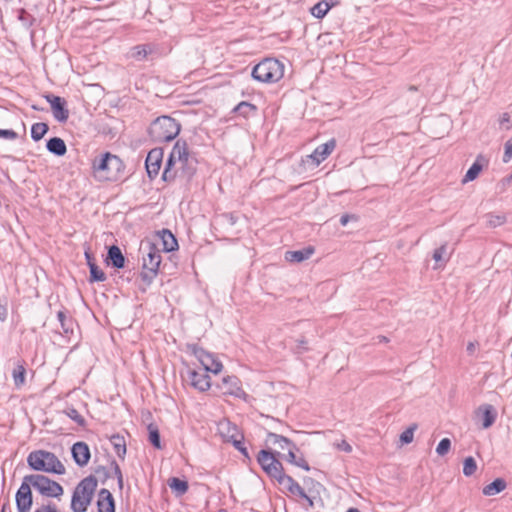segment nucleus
I'll return each instance as SVG.
<instances>
[{"mask_svg":"<svg viewBox=\"0 0 512 512\" xmlns=\"http://www.w3.org/2000/svg\"><path fill=\"white\" fill-rule=\"evenodd\" d=\"M191 163L192 158L187 142L181 139L177 140L166 161L162 179L166 182L174 180L178 169L183 170L187 175H192L194 169L191 167Z\"/></svg>","mask_w":512,"mask_h":512,"instance_id":"1","label":"nucleus"},{"mask_svg":"<svg viewBox=\"0 0 512 512\" xmlns=\"http://www.w3.org/2000/svg\"><path fill=\"white\" fill-rule=\"evenodd\" d=\"M92 167L97 179L116 181L123 173L125 165L118 156L106 152L93 160Z\"/></svg>","mask_w":512,"mask_h":512,"instance_id":"2","label":"nucleus"},{"mask_svg":"<svg viewBox=\"0 0 512 512\" xmlns=\"http://www.w3.org/2000/svg\"><path fill=\"white\" fill-rule=\"evenodd\" d=\"M28 466L35 471L63 475L66 469L58 457L46 450H35L27 456Z\"/></svg>","mask_w":512,"mask_h":512,"instance_id":"3","label":"nucleus"},{"mask_svg":"<svg viewBox=\"0 0 512 512\" xmlns=\"http://www.w3.org/2000/svg\"><path fill=\"white\" fill-rule=\"evenodd\" d=\"M96 487L97 480L92 475L84 478L78 483L71 500V509L73 512H86L93 499Z\"/></svg>","mask_w":512,"mask_h":512,"instance_id":"4","label":"nucleus"},{"mask_svg":"<svg viewBox=\"0 0 512 512\" xmlns=\"http://www.w3.org/2000/svg\"><path fill=\"white\" fill-rule=\"evenodd\" d=\"M180 132V124L170 116H161L154 120L149 127V135L156 143L169 142Z\"/></svg>","mask_w":512,"mask_h":512,"instance_id":"5","label":"nucleus"},{"mask_svg":"<svg viewBox=\"0 0 512 512\" xmlns=\"http://www.w3.org/2000/svg\"><path fill=\"white\" fill-rule=\"evenodd\" d=\"M251 75L262 83H276L284 76V65L275 58H265L254 66Z\"/></svg>","mask_w":512,"mask_h":512,"instance_id":"6","label":"nucleus"},{"mask_svg":"<svg viewBox=\"0 0 512 512\" xmlns=\"http://www.w3.org/2000/svg\"><path fill=\"white\" fill-rule=\"evenodd\" d=\"M25 480L29 481L31 486L43 496L59 498L63 495V487L58 482L44 475H26Z\"/></svg>","mask_w":512,"mask_h":512,"instance_id":"7","label":"nucleus"},{"mask_svg":"<svg viewBox=\"0 0 512 512\" xmlns=\"http://www.w3.org/2000/svg\"><path fill=\"white\" fill-rule=\"evenodd\" d=\"M161 263V253L154 245H148V251L143 255L142 279L150 283L156 276Z\"/></svg>","mask_w":512,"mask_h":512,"instance_id":"8","label":"nucleus"},{"mask_svg":"<svg viewBox=\"0 0 512 512\" xmlns=\"http://www.w3.org/2000/svg\"><path fill=\"white\" fill-rule=\"evenodd\" d=\"M258 462L263 470L274 479L283 471L281 462L269 451L261 450L258 454Z\"/></svg>","mask_w":512,"mask_h":512,"instance_id":"9","label":"nucleus"},{"mask_svg":"<svg viewBox=\"0 0 512 512\" xmlns=\"http://www.w3.org/2000/svg\"><path fill=\"white\" fill-rule=\"evenodd\" d=\"M30 486V482L25 480L24 477L23 482L15 496L18 512H29V510L31 509L33 498Z\"/></svg>","mask_w":512,"mask_h":512,"instance_id":"10","label":"nucleus"},{"mask_svg":"<svg viewBox=\"0 0 512 512\" xmlns=\"http://www.w3.org/2000/svg\"><path fill=\"white\" fill-rule=\"evenodd\" d=\"M44 97L51 106L54 118L59 122H66L69 118V110L66 107L65 99L54 94H47Z\"/></svg>","mask_w":512,"mask_h":512,"instance_id":"11","label":"nucleus"},{"mask_svg":"<svg viewBox=\"0 0 512 512\" xmlns=\"http://www.w3.org/2000/svg\"><path fill=\"white\" fill-rule=\"evenodd\" d=\"M218 432L225 442L233 444L235 440H244V436L238 427L227 419L218 423Z\"/></svg>","mask_w":512,"mask_h":512,"instance_id":"12","label":"nucleus"},{"mask_svg":"<svg viewBox=\"0 0 512 512\" xmlns=\"http://www.w3.org/2000/svg\"><path fill=\"white\" fill-rule=\"evenodd\" d=\"M163 154L164 152L162 148H154L149 151L146 157V171L151 179L155 178L159 173L163 159Z\"/></svg>","mask_w":512,"mask_h":512,"instance_id":"13","label":"nucleus"},{"mask_svg":"<svg viewBox=\"0 0 512 512\" xmlns=\"http://www.w3.org/2000/svg\"><path fill=\"white\" fill-rule=\"evenodd\" d=\"M224 394L232 395L237 398H246L247 394L241 387V382L236 376H226L222 379L219 386Z\"/></svg>","mask_w":512,"mask_h":512,"instance_id":"14","label":"nucleus"},{"mask_svg":"<svg viewBox=\"0 0 512 512\" xmlns=\"http://www.w3.org/2000/svg\"><path fill=\"white\" fill-rule=\"evenodd\" d=\"M336 141L334 139L319 145L312 154L308 155V160H311L313 165L318 166L324 161L335 149Z\"/></svg>","mask_w":512,"mask_h":512,"instance_id":"15","label":"nucleus"},{"mask_svg":"<svg viewBox=\"0 0 512 512\" xmlns=\"http://www.w3.org/2000/svg\"><path fill=\"white\" fill-rule=\"evenodd\" d=\"M187 374L191 386L200 392L207 391L211 387L210 376L205 371L188 370Z\"/></svg>","mask_w":512,"mask_h":512,"instance_id":"16","label":"nucleus"},{"mask_svg":"<svg viewBox=\"0 0 512 512\" xmlns=\"http://www.w3.org/2000/svg\"><path fill=\"white\" fill-rule=\"evenodd\" d=\"M71 453L75 463L80 467L86 466L91 457L88 445L82 441L73 444Z\"/></svg>","mask_w":512,"mask_h":512,"instance_id":"17","label":"nucleus"},{"mask_svg":"<svg viewBox=\"0 0 512 512\" xmlns=\"http://www.w3.org/2000/svg\"><path fill=\"white\" fill-rule=\"evenodd\" d=\"M98 512H115V503L108 489H101L97 501Z\"/></svg>","mask_w":512,"mask_h":512,"instance_id":"18","label":"nucleus"},{"mask_svg":"<svg viewBox=\"0 0 512 512\" xmlns=\"http://www.w3.org/2000/svg\"><path fill=\"white\" fill-rule=\"evenodd\" d=\"M188 348L191 351V353L199 360V362L204 368V371L210 365H212V362L216 358L214 354L207 352L206 350L197 345H189Z\"/></svg>","mask_w":512,"mask_h":512,"instance_id":"19","label":"nucleus"},{"mask_svg":"<svg viewBox=\"0 0 512 512\" xmlns=\"http://www.w3.org/2000/svg\"><path fill=\"white\" fill-rule=\"evenodd\" d=\"M266 441L273 445H277L281 450H287L288 452L290 449H296V445L290 439L273 432L267 433Z\"/></svg>","mask_w":512,"mask_h":512,"instance_id":"20","label":"nucleus"},{"mask_svg":"<svg viewBox=\"0 0 512 512\" xmlns=\"http://www.w3.org/2000/svg\"><path fill=\"white\" fill-rule=\"evenodd\" d=\"M478 414H481L482 416V427L484 429L491 427L494 424L497 417V413L494 407L490 404L480 406L478 408Z\"/></svg>","mask_w":512,"mask_h":512,"instance_id":"21","label":"nucleus"},{"mask_svg":"<svg viewBox=\"0 0 512 512\" xmlns=\"http://www.w3.org/2000/svg\"><path fill=\"white\" fill-rule=\"evenodd\" d=\"M487 163V160L484 156L478 155L476 161L472 164V166L468 169L466 175L464 176L462 183H467L469 181L475 180L481 170L483 169L484 165Z\"/></svg>","mask_w":512,"mask_h":512,"instance_id":"22","label":"nucleus"},{"mask_svg":"<svg viewBox=\"0 0 512 512\" xmlns=\"http://www.w3.org/2000/svg\"><path fill=\"white\" fill-rule=\"evenodd\" d=\"M46 148L50 153L56 156H63L67 152V147L64 140L59 137L50 138L47 141Z\"/></svg>","mask_w":512,"mask_h":512,"instance_id":"23","label":"nucleus"},{"mask_svg":"<svg viewBox=\"0 0 512 512\" xmlns=\"http://www.w3.org/2000/svg\"><path fill=\"white\" fill-rule=\"evenodd\" d=\"M107 259L109 263L115 268H123L125 265V258L120 250V248L116 245H112L108 250Z\"/></svg>","mask_w":512,"mask_h":512,"instance_id":"24","label":"nucleus"},{"mask_svg":"<svg viewBox=\"0 0 512 512\" xmlns=\"http://www.w3.org/2000/svg\"><path fill=\"white\" fill-rule=\"evenodd\" d=\"M314 249L312 247H308L302 250L296 251H287L285 254V259L290 262H302L313 254Z\"/></svg>","mask_w":512,"mask_h":512,"instance_id":"25","label":"nucleus"},{"mask_svg":"<svg viewBox=\"0 0 512 512\" xmlns=\"http://www.w3.org/2000/svg\"><path fill=\"white\" fill-rule=\"evenodd\" d=\"M506 486H507V484L504 479L497 478L490 484L486 485L483 488L482 493L485 496H494V495L502 492L503 490H505Z\"/></svg>","mask_w":512,"mask_h":512,"instance_id":"26","label":"nucleus"},{"mask_svg":"<svg viewBox=\"0 0 512 512\" xmlns=\"http://www.w3.org/2000/svg\"><path fill=\"white\" fill-rule=\"evenodd\" d=\"M160 236L165 252H172L178 248L177 240L169 230L163 229Z\"/></svg>","mask_w":512,"mask_h":512,"instance_id":"27","label":"nucleus"},{"mask_svg":"<svg viewBox=\"0 0 512 512\" xmlns=\"http://www.w3.org/2000/svg\"><path fill=\"white\" fill-rule=\"evenodd\" d=\"M168 485L179 496L185 494L189 488L187 481L181 480L177 477L170 478Z\"/></svg>","mask_w":512,"mask_h":512,"instance_id":"28","label":"nucleus"},{"mask_svg":"<svg viewBox=\"0 0 512 512\" xmlns=\"http://www.w3.org/2000/svg\"><path fill=\"white\" fill-rule=\"evenodd\" d=\"M58 321L61 324L63 333L68 336L73 333L74 322L71 317H68L64 311H59L57 313Z\"/></svg>","mask_w":512,"mask_h":512,"instance_id":"29","label":"nucleus"},{"mask_svg":"<svg viewBox=\"0 0 512 512\" xmlns=\"http://www.w3.org/2000/svg\"><path fill=\"white\" fill-rule=\"evenodd\" d=\"M110 440L114 447L115 453L123 459L126 454V443L124 438L120 435H113Z\"/></svg>","mask_w":512,"mask_h":512,"instance_id":"30","label":"nucleus"},{"mask_svg":"<svg viewBox=\"0 0 512 512\" xmlns=\"http://www.w3.org/2000/svg\"><path fill=\"white\" fill-rule=\"evenodd\" d=\"M49 127L46 123L38 122L32 125L31 127V137L34 141L41 140L44 135L47 133Z\"/></svg>","mask_w":512,"mask_h":512,"instance_id":"31","label":"nucleus"},{"mask_svg":"<svg viewBox=\"0 0 512 512\" xmlns=\"http://www.w3.org/2000/svg\"><path fill=\"white\" fill-rule=\"evenodd\" d=\"M286 460L291 464L300 467L306 471L310 470L307 461L303 457H297L293 449H290L289 453H287Z\"/></svg>","mask_w":512,"mask_h":512,"instance_id":"32","label":"nucleus"},{"mask_svg":"<svg viewBox=\"0 0 512 512\" xmlns=\"http://www.w3.org/2000/svg\"><path fill=\"white\" fill-rule=\"evenodd\" d=\"M148 431H149V441L151 444L157 448H161V440H160V433L158 430V427L155 424H149L148 425Z\"/></svg>","mask_w":512,"mask_h":512,"instance_id":"33","label":"nucleus"},{"mask_svg":"<svg viewBox=\"0 0 512 512\" xmlns=\"http://www.w3.org/2000/svg\"><path fill=\"white\" fill-rule=\"evenodd\" d=\"M330 9V5L327 2L321 1L315 4L311 8V13L316 18H323Z\"/></svg>","mask_w":512,"mask_h":512,"instance_id":"34","label":"nucleus"},{"mask_svg":"<svg viewBox=\"0 0 512 512\" xmlns=\"http://www.w3.org/2000/svg\"><path fill=\"white\" fill-rule=\"evenodd\" d=\"M89 269L91 282H103L106 280V274L95 263H89Z\"/></svg>","mask_w":512,"mask_h":512,"instance_id":"35","label":"nucleus"},{"mask_svg":"<svg viewBox=\"0 0 512 512\" xmlns=\"http://www.w3.org/2000/svg\"><path fill=\"white\" fill-rule=\"evenodd\" d=\"M257 110V107L249 102L242 101L240 102L235 108L234 112L247 117L250 112H255Z\"/></svg>","mask_w":512,"mask_h":512,"instance_id":"36","label":"nucleus"},{"mask_svg":"<svg viewBox=\"0 0 512 512\" xmlns=\"http://www.w3.org/2000/svg\"><path fill=\"white\" fill-rule=\"evenodd\" d=\"M477 470V464L473 457H467L463 463V474L465 476H472Z\"/></svg>","mask_w":512,"mask_h":512,"instance_id":"37","label":"nucleus"},{"mask_svg":"<svg viewBox=\"0 0 512 512\" xmlns=\"http://www.w3.org/2000/svg\"><path fill=\"white\" fill-rule=\"evenodd\" d=\"M25 373H26L25 368L22 365H18L13 370L12 376H13L14 383L17 387H20L25 383Z\"/></svg>","mask_w":512,"mask_h":512,"instance_id":"38","label":"nucleus"},{"mask_svg":"<svg viewBox=\"0 0 512 512\" xmlns=\"http://www.w3.org/2000/svg\"><path fill=\"white\" fill-rule=\"evenodd\" d=\"M433 259L435 262H443L446 263L449 259V256L447 254V245L443 244L439 248H437L433 253Z\"/></svg>","mask_w":512,"mask_h":512,"instance_id":"39","label":"nucleus"},{"mask_svg":"<svg viewBox=\"0 0 512 512\" xmlns=\"http://www.w3.org/2000/svg\"><path fill=\"white\" fill-rule=\"evenodd\" d=\"M417 429V425L413 424L409 426L405 431L400 434V441L402 444H409L413 441L414 432Z\"/></svg>","mask_w":512,"mask_h":512,"instance_id":"40","label":"nucleus"},{"mask_svg":"<svg viewBox=\"0 0 512 512\" xmlns=\"http://www.w3.org/2000/svg\"><path fill=\"white\" fill-rule=\"evenodd\" d=\"M275 479L288 491L296 483V481L291 476L286 475L283 471Z\"/></svg>","mask_w":512,"mask_h":512,"instance_id":"41","label":"nucleus"},{"mask_svg":"<svg viewBox=\"0 0 512 512\" xmlns=\"http://www.w3.org/2000/svg\"><path fill=\"white\" fill-rule=\"evenodd\" d=\"M65 414L75 421L78 425L84 426L85 425V419L84 417L73 407L67 408L65 410Z\"/></svg>","mask_w":512,"mask_h":512,"instance_id":"42","label":"nucleus"},{"mask_svg":"<svg viewBox=\"0 0 512 512\" xmlns=\"http://www.w3.org/2000/svg\"><path fill=\"white\" fill-rule=\"evenodd\" d=\"M451 447V441L448 438H443L436 447V453L440 456H444L448 453Z\"/></svg>","mask_w":512,"mask_h":512,"instance_id":"43","label":"nucleus"},{"mask_svg":"<svg viewBox=\"0 0 512 512\" xmlns=\"http://www.w3.org/2000/svg\"><path fill=\"white\" fill-rule=\"evenodd\" d=\"M487 218V225L490 227H497L502 225L505 222V217L501 215H493L488 214L486 216Z\"/></svg>","mask_w":512,"mask_h":512,"instance_id":"44","label":"nucleus"},{"mask_svg":"<svg viewBox=\"0 0 512 512\" xmlns=\"http://www.w3.org/2000/svg\"><path fill=\"white\" fill-rule=\"evenodd\" d=\"M512 159V137L504 145L503 162L508 163Z\"/></svg>","mask_w":512,"mask_h":512,"instance_id":"45","label":"nucleus"},{"mask_svg":"<svg viewBox=\"0 0 512 512\" xmlns=\"http://www.w3.org/2000/svg\"><path fill=\"white\" fill-rule=\"evenodd\" d=\"M111 467L113 469L115 476L117 477L118 486L120 489H122L123 488V476H122L121 469H120L119 465L116 463V461L111 462Z\"/></svg>","mask_w":512,"mask_h":512,"instance_id":"46","label":"nucleus"},{"mask_svg":"<svg viewBox=\"0 0 512 512\" xmlns=\"http://www.w3.org/2000/svg\"><path fill=\"white\" fill-rule=\"evenodd\" d=\"M17 137V133L12 129H0V138L15 140Z\"/></svg>","mask_w":512,"mask_h":512,"instance_id":"47","label":"nucleus"},{"mask_svg":"<svg viewBox=\"0 0 512 512\" xmlns=\"http://www.w3.org/2000/svg\"><path fill=\"white\" fill-rule=\"evenodd\" d=\"M223 366H222V363L217 359V357L214 359V361L212 362V365H210L206 370L205 372H212L214 374H218L219 372H221Z\"/></svg>","mask_w":512,"mask_h":512,"instance_id":"48","label":"nucleus"},{"mask_svg":"<svg viewBox=\"0 0 512 512\" xmlns=\"http://www.w3.org/2000/svg\"><path fill=\"white\" fill-rule=\"evenodd\" d=\"M291 494L298 495L301 498H307V494L304 489L296 482L289 490Z\"/></svg>","mask_w":512,"mask_h":512,"instance_id":"49","label":"nucleus"},{"mask_svg":"<svg viewBox=\"0 0 512 512\" xmlns=\"http://www.w3.org/2000/svg\"><path fill=\"white\" fill-rule=\"evenodd\" d=\"M233 446L246 458L249 457L247 448L243 445V440H235Z\"/></svg>","mask_w":512,"mask_h":512,"instance_id":"50","label":"nucleus"},{"mask_svg":"<svg viewBox=\"0 0 512 512\" xmlns=\"http://www.w3.org/2000/svg\"><path fill=\"white\" fill-rule=\"evenodd\" d=\"M499 123L501 126H504L505 129L509 130L511 128L509 114L508 113L502 114V116L499 120Z\"/></svg>","mask_w":512,"mask_h":512,"instance_id":"51","label":"nucleus"},{"mask_svg":"<svg viewBox=\"0 0 512 512\" xmlns=\"http://www.w3.org/2000/svg\"><path fill=\"white\" fill-rule=\"evenodd\" d=\"M336 447L339 450L344 451L346 453H350L352 451L351 445L345 440H342L341 442L337 443Z\"/></svg>","mask_w":512,"mask_h":512,"instance_id":"52","label":"nucleus"},{"mask_svg":"<svg viewBox=\"0 0 512 512\" xmlns=\"http://www.w3.org/2000/svg\"><path fill=\"white\" fill-rule=\"evenodd\" d=\"M35 512H57L55 506L52 505H43L40 508L36 509Z\"/></svg>","mask_w":512,"mask_h":512,"instance_id":"53","label":"nucleus"},{"mask_svg":"<svg viewBox=\"0 0 512 512\" xmlns=\"http://www.w3.org/2000/svg\"><path fill=\"white\" fill-rule=\"evenodd\" d=\"M351 219H356L354 215L344 214L340 217V224L346 226Z\"/></svg>","mask_w":512,"mask_h":512,"instance_id":"54","label":"nucleus"},{"mask_svg":"<svg viewBox=\"0 0 512 512\" xmlns=\"http://www.w3.org/2000/svg\"><path fill=\"white\" fill-rule=\"evenodd\" d=\"M223 217L231 224V225H234L237 221V218L232 214V213H228V214H224Z\"/></svg>","mask_w":512,"mask_h":512,"instance_id":"55","label":"nucleus"},{"mask_svg":"<svg viewBox=\"0 0 512 512\" xmlns=\"http://www.w3.org/2000/svg\"><path fill=\"white\" fill-rule=\"evenodd\" d=\"M7 317V310L6 308L0 304V320L4 321Z\"/></svg>","mask_w":512,"mask_h":512,"instance_id":"56","label":"nucleus"},{"mask_svg":"<svg viewBox=\"0 0 512 512\" xmlns=\"http://www.w3.org/2000/svg\"><path fill=\"white\" fill-rule=\"evenodd\" d=\"M377 341L378 343H387L389 340L386 336H383V335H379L377 336Z\"/></svg>","mask_w":512,"mask_h":512,"instance_id":"57","label":"nucleus"},{"mask_svg":"<svg viewBox=\"0 0 512 512\" xmlns=\"http://www.w3.org/2000/svg\"><path fill=\"white\" fill-rule=\"evenodd\" d=\"M467 351L472 354L474 351H475V344L473 342H470L468 345H467Z\"/></svg>","mask_w":512,"mask_h":512,"instance_id":"58","label":"nucleus"},{"mask_svg":"<svg viewBox=\"0 0 512 512\" xmlns=\"http://www.w3.org/2000/svg\"><path fill=\"white\" fill-rule=\"evenodd\" d=\"M136 49L138 50L137 51L138 55L146 56L147 52H146V50L144 48H141V47L138 46V47H136Z\"/></svg>","mask_w":512,"mask_h":512,"instance_id":"59","label":"nucleus"},{"mask_svg":"<svg viewBox=\"0 0 512 512\" xmlns=\"http://www.w3.org/2000/svg\"><path fill=\"white\" fill-rule=\"evenodd\" d=\"M85 257H86L88 265H89V263H94L93 258L91 257V255L88 252H85Z\"/></svg>","mask_w":512,"mask_h":512,"instance_id":"60","label":"nucleus"},{"mask_svg":"<svg viewBox=\"0 0 512 512\" xmlns=\"http://www.w3.org/2000/svg\"><path fill=\"white\" fill-rule=\"evenodd\" d=\"M304 499L308 501L309 506L313 507V505H314L313 500L308 495H307V498H304Z\"/></svg>","mask_w":512,"mask_h":512,"instance_id":"61","label":"nucleus"},{"mask_svg":"<svg viewBox=\"0 0 512 512\" xmlns=\"http://www.w3.org/2000/svg\"><path fill=\"white\" fill-rule=\"evenodd\" d=\"M347 512H360L357 508H349Z\"/></svg>","mask_w":512,"mask_h":512,"instance_id":"62","label":"nucleus"},{"mask_svg":"<svg viewBox=\"0 0 512 512\" xmlns=\"http://www.w3.org/2000/svg\"><path fill=\"white\" fill-rule=\"evenodd\" d=\"M5 510H6V505H3L1 512H5Z\"/></svg>","mask_w":512,"mask_h":512,"instance_id":"63","label":"nucleus"},{"mask_svg":"<svg viewBox=\"0 0 512 512\" xmlns=\"http://www.w3.org/2000/svg\"><path fill=\"white\" fill-rule=\"evenodd\" d=\"M218 512H227V510H225V509H220V510H218Z\"/></svg>","mask_w":512,"mask_h":512,"instance_id":"64","label":"nucleus"}]
</instances>
